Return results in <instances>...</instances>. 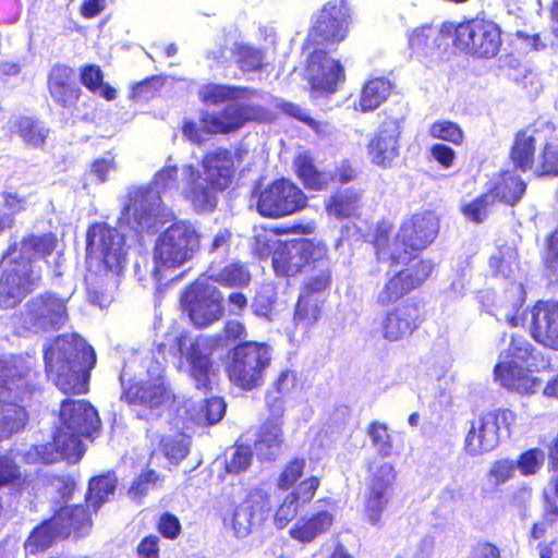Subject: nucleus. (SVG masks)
Instances as JSON below:
<instances>
[{
    "instance_id": "13d9d810",
    "label": "nucleus",
    "mask_w": 558,
    "mask_h": 558,
    "mask_svg": "<svg viewBox=\"0 0 558 558\" xmlns=\"http://www.w3.org/2000/svg\"><path fill=\"white\" fill-rule=\"evenodd\" d=\"M276 299L275 289L267 284L260 288L252 303L253 313L267 320L271 319Z\"/></svg>"
},
{
    "instance_id": "4d7b16f0",
    "label": "nucleus",
    "mask_w": 558,
    "mask_h": 558,
    "mask_svg": "<svg viewBox=\"0 0 558 558\" xmlns=\"http://www.w3.org/2000/svg\"><path fill=\"white\" fill-rule=\"evenodd\" d=\"M428 134L434 138L454 145H460L463 142V131L461 128L457 123L447 120L436 121L430 124Z\"/></svg>"
},
{
    "instance_id": "4c0bfd02",
    "label": "nucleus",
    "mask_w": 558,
    "mask_h": 558,
    "mask_svg": "<svg viewBox=\"0 0 558 558\" xmlns=\"http://www.w3.org/2000/svg\"><path fill=\"white\" fill-rule=\"evenodd\" d=\"M230 133L223 113H205L201 125L194 122H185L183 125L184 136L195 144H202L207 134Z\"/></svg>"
},
{
    "instance_id": "6e6552de",
    "label": "nucleus",
    "mask_w": 558,
    "mask_h": 558,
    "mask_svg": "<svg viewBox=\"0 0 558 558\" xmlns=\"http://www.w3.org/2000/svg\"><path fill=\"white\" fill-rule=\"evenodd\" d=\"M439 230L437 216L432 211L417 213L405 219L390 245L385 234L376 236L375 248L381 260L391 259L403 264L410 260V252L426 248L436 238Z\"/></svg>"
},
{
    "instance_id": "393cba45",
    "label": "nucleus",
    "mask_w": 558,
    "mask_h": 558,
    "mask_svg": "<svg viewBox=\"0 0 558 558\" xmlns=\"http://www.w3.org/2000/svg\"><path fill=\"white\" fill-rule=\"evenodd\" d=\"M530 333L544 347L558 350V303L537 302L531 310Z\"/></svg>"
},
{
    "instance_id": "e433bc0d",
    "label": "nucleus",
    "mask_w": 558,
    "mask_h": 558,
    "mask_svg": "<svg viewBox=\"0 0 558 558\" xmlns=\"http://www.w3.org/2000/svg\"><path fill=\"white\" fill-rule=\"evenodd\" d=\"M222 113L230 132L241 129L247 122L267 121L271 118L269 111L254 105L232 104L227 106Z\"/></svg>"
},
{
    "instance_id": "ddd939ff",
    "label": "nucleus",
    "mask_w": 558,
    "mask_h": 558,
    "mask_svg": "<svg viewBox=\"0 0 558 558\" xmlns=\"http://www.w3.org/2000/svg\"><path fill=\"white\" fill-rule=\"evenodd\" d=\"M68 300L44 292L26 302L21 313V326L32 332L58 330L69 320Z\"/></svg>"
},
{
    "instance_id": "bb28decb",
    "label": "nucleus",
    "mask_w": 558,
    "mask_h": 558,
    "mask_svg": "<svg viewBox=\"0 0 558 558\" xmlns=\"http://www.w3.org/2000/svg\"><path fill=\"white\" fill-rule=\"evenodd\" d=\"M178 416L182 418L181 429H189L190 423L215 424L219 422L226 411V404L220 398L208 399L205 403L196 407L191 399L184 400L182 405L175 409Z\"/></svg>"
},
{
    "instance_id": "09e8293b",
    "label": "nucleus",
    "mask_w": 558,
    "mask_h": 558,
    "mask_svg": "<svg viewBox=\"0 0 558 558\" xmlns=\"http://www.w3.org/2000/svg\"><path fill=\"white\" fill-rule=\"evenodd\" d=\"M174 420L178 432L173 435L163 436L160 440V449L171 462L178 463L184 459L189 452V438L184 433L185 429L178 427V424L182 426V418L177 415Z\"/></svg>"
},
{
    "instance_id": "7c9ffc66",
    "label": "nucleus",
    "mask_w": 558,
    "mask_h": 558,
    "mask_svg": "<svg viewBox=\"0 0 558 558\" xmlns=\"http://www.w3.org/2000/svg\"><path fill=\"white\" fill-rule=\"evenodd\" d=\"M52 524L58 525L57 534L59 535L84 536L92 529V519L83 506H65L54 514Z\"/></svg>"
},
{
    "instance_id": "0eeeda50",
    "label": "nucleus",
    "mask_w": 558,
    "mask_h": 558,
    "mask_svg": "<svg viewBox=\"0 0 558 558\" xmlns=\"http://www.w3.org/2000/svg\"><path fill=\"white\" fill-rule=\"evenodd\" d=\"M99 424L98 413L90 403L84 400H64L53 437L54 448L69 462H77L85 451L83 438L90 437Z\"/></svg>"
},
{
    "instance_id": "2f4dec72",
    "label": "nucleus",
    "mask_w": 558,
    "mask_h": 558,
    "mask_svg": "<svg viewBox=\"0 0 558 558\" xmlns=\"http://www.w3.org/2000/svg\"><path fill=\"white\" fill-rule=\"evenodd\" d=\"M539 148L534 171L539 175H558V128L550 122H545V138Z\"/></svg>"
},
{
    "instance_id": "2eb2a0df",
    "label": "nucleus",
    "mask_w": 558,
    "mask_h": 558,
    "mask_svg": "<svg viewBox=\"0 0 558 558\" xmlns=\"http://www.w3.org/2000/svg\"><path fill=\"white\" fill-rule=\"evenodd\" d=\"M271 501L269 495L260 488L252 489L230 514H226L223 523L238 538H244L259 531L269 519Z\"/></svg>"
},
{
    "instance_id": "69168bd1",
    "label": "nucleus",
    "mask_w": 558,
    "mask_h": 558,
    "mask_svg": "<svg viewBox=\"0 0 558 558\" xmlns=\"http://www.w3.org/2000/svg\"><path fill=\"white\" fill-rule=\"evenodd\" d=\"M544 460V451L539 448H533L522 453L515 464L517 469H519L523 475H531L535 474L541 469Z\"/></svg>"
},
{
    "instance_id": "c756f323",
    "label": "nucleus",
    "mask_w": 558,
    "mask_h": 558,
    "mask_svg": "<svg viewBox=\"0 0 558 558\" xmlns=\"http://www.w3.org/2000/svg\"><path fill=\"white\" fill-rule=\"evenodd\" d=\"M525 302V292L521 283H511L504 295L497 298L493 314L499 320L507 322L512 327L520 326L524 318L521 308Z\"/></svg>"
},
{
    "instance_id": "4be33fe9",
    "label": "nucleus",
    "mask_w": 558,
    "mask_h": 558,
    "mask_svg": "<svg viewBox=\"0 0 558 558\" xmlns=\"http://www.w3.org/2000/svg\"><path fill=\"white\" fill-rule=\"evenodd\" d=\"M307 75L313 93L333 94L339 83L344 81V69L339 60L322 49L314 50L308 58Z\"/></svg>"
},
{
    "instance_id": "5fc2aeb1",
    "label": "nucleus",
    "mask_w": 558,
    "mask_h": 558,
    "mask_svg": "<svg viewBox=\"0 0 558 558\" xmlns=\"http://www.w3.org/2000/svg\"><path fill=\"white\" fill-rule=\"evenodd\" d=\"M81 81L90 92L107 100L116 98V89L102 82V72L97 65H87L82 70Z\"/></svg>"
},
{
    "instance_id": "864d4df0",
    "label": "nucleus",
    "mask_w": 558,
    "mask_h": 558,
    "mask_svg": "<svg viewBox=\"0 0 558 558\" xmlns=\"http://www.w3.org/2000/svg\"><path fill=\"white\" fill-rule=\"evenodd\" d=\"M437 35L429 26L416 28L409 37V47L418 57H428L434 51Z\"/></svg>"
},
{
    "instance_id": "7ed1b4c3",
    "label": "nucleus",
    "mask_w": 558,
    "mask_h": 558,
    "mask_svg": "<svg viewBox=\"0 0 558 558\" xmlns=\"http://www.w3.org/2000/svg\"><path fill=\"white\" fill-rule=\"evenodd\" d=\"M46 371L56 386L64 393L87 391L88 372L96 363V355L80 336H59L45 352Z\"/></svg>"
},
{
    "instance_id": "6e6d98bb",
    "label": "nucleus",
    "mask_w": 558,
    "mask_h": 558,
    "mask_svg": "<svg viewBox=\"0 0 558 558\" xmlns=\"http://www.w3.org/2000/svg\"><path fill=\"white\" fill-rule=\"evenodd\" d=\"M367 434L380 457L379 459L387 458L392 453V437L386 424L373 422L367 429Z\"/></svg>"
},
{
    "instance_id": "3c124183",
    "label": "nucleus",
    "mask_w": 558,
    "mask_h": 558,
    "mask_svg": "<svg viewBox=\"0 0 558 558\" xmlns=\"http://www.w3.org/2000/svg\"><path fill=\"white\" fill-rule=\"evenodd\" d=\"M116 482V478L110 474L93 478L89 483L87 504L97 510L107 500L108 496L113 494Z\"/></svg>"
},
{
    "instance_id": "37998d69",
    "label": "nucleus",
    "mask_w": 558,
    "mask_h": 558,
    "mask_svg": "<svg viewBox=\"0 0 558 558\" xmlns=\"http://www.w3.org/2000/svg\"><path fill=\"white\" fill-rule=\"evenodd\" d=\"M391 84L385 78H374L365 83L356 109L368 112L377 109L388 97Z\"/></svg>"
},
{
    "instance_id": "603ef678",
    "label": "nucleus",
    "mask_w": 558,
    "mask_h": 558,
    "mask_svg": "<svg viewBox=\"0 0 558 558\" xmlns=\"http://www.w3.org/2000/svg\"><path fill=\"white\" fill-rule=\"evenodd\" d=\"M235 63L243 72L259 71L264 65L265 53L262 49L247 45L234 46Z\"/></svg>"
},
{
    "instance_id": "79ce46f5",
    "label": "nucleus",
    "mask_w": 558,
    "mask_h": 558,
    "mask_svg": "<svg viewBox=\"0 0 558 558\" xmlns=\"http://www.w3.org/2000/svg\"><path fill=\"white\" fill-rule=\"evenodd\" d=\"M257 92L239 86H230V85H218V84H208L203 86L199 89L201 98L210 104H219L227 100H243L250 99Z\"/></svg>"
},
{
    "instance_id": "0e129e2a",
    "label": "nucleus",
    "mask_w": 558,
    "mask_h": 558,
    "mask_svg": "<svg viewBox=\"0 0 558 558\" xmlns=\"http://www.w3.org/2000/svg\"><path fill=\"white\" fill-rule=\"evenodd\" d=\"M250 272L242 264L226 266L218 276V281L227 286L242 287L248 283Z\"/></svg>"
},
{
    "instance_id": "20e7f679",
    "label": "nucleus",
    "mask_w": 558,
    "mask_h": 558,
    "mask_svg": "<svg viewBox=\"0 0 558 558\" xmlns=\"http://www.w3.org/2000/svg\"><path fill=\"white\" fill-rule=\"evenodd\" d=\"M143 372L128 388L123 387L121 399L133 408L142 420L160 417L162 411L175 396L163 376V362L155 354H147L141 362Z\"/></svg>"
},
{
    "instance_id": "8fccbe9b",
    "label": "nucleus",
    "mask_w": 558,
    "mask_h": 558,
    "mask_svg": "<svg viewBox=\"0 0 558 558\" xmlns=\"http://www.w3.org/2000/svg\"><path fill=\"white\" fill-rule=\"evenodd\" d=\"M58 525L52 524V519L36 527L25 542V549L29 554L47 548L56 537H63L57 534Z\"/></svg>"
},
{
    "instance_id": "423d86ee",
    "label": "nucleus",
    "mask_w": 558,
    "mask_h": 558,
    "mask_svg": "<svg viewBox=\"0 0 558 558\" xmlns=\"http://www.w3.org/2000/svg\"><path fill=\"white\" fill-rule=\"evenodd\" d=\"M31 372L15 360H0V440L20 430L26 412L20 404L33 393Z\"/></svg>"
},
{
    "instance_id": "bf43d9fd",
    "label": "nucleus",
    "mask_w": 558,
    "mask_h": 558,
    "mask_svg": "<svg viewBox=\"0 0 558 558\" xmlns=\"http://www.w3.org/2000/svg\"><path fill=\"white\" fill-rule=\"evenodd\" d=\"M490 267L504 277H510L517 269V253L512 247L500 250L489 258Z\"/></svg>"
},
{
    "instance_id": "412c9836",
    "label": "nucleus",
    "mask_w": 558,
    "mask_h": 558,
    "mask_svg": "<svg viewBox=\"0 0 558 558\" xmlns=\"http://www.w3.org/2000/svg\"><path fill=\"white\" fill-rule=\"evenodd\" d=\"M348 8L343 0L326 3L310 32V39L316 45L342 41L348 31Z\"/></svg>"
},
{
    "instance_id": "473e14b6",
    "label": "nucleus",
    "mask_w": 558,
    "mask_h": 558,
    "mask_svg": "<svg viewBox=\"0 0 558 558\" xmlns=\"http://www.w3.org/2000/svg\"><path fill=\"white\" fill-rule=\"evenodd\" d=\"M335 517L329 511H318L308 519H300L289 531L290 536L303 544L312 543L320 534L329 531Z\"/></svg>"
},
{
    "instance_id": "39448f33",
    "label": "nucleus",
    "mask_w": 558,
    "mask_h": 558,
    "mask_svg": "<svg viewBox=\"0 0 558 558\" xmlns=\"http://www.w3.org/2000/svg\"><path fill=\"white\" fill-rule=\"evenodd\" d=\"M178 169L166 166L155 174L147 186L134 189L129 193V204L124 207L123 219L136 231H151L168 216L161 201V194L175 186Z\"/></svg>"
},
{
    "instance_id": "de8ad7c7",
    "label": "nucleus",
    "mask_w": 558,
    "mask_h": 558,
    "mask_svg": "<svg viewBox=\"0 0 558 558\" xmlns=\"http://www.w3.org/2000/svg\"><path fill=\"white\" fill-rule=\"evenodd\" d=\"M525 183L514 172L507 171L500 175L499 181L494 185L490 192L494 198L514 205L525 192Z\"/></svg>"
},
{
    "instance_id": "a19ab883",
    "label": "nucleus",
    "mask_w": 558,
    "mask_h": 558,
    "mask_svg": "<svg viewBox=\"0 0 558 558\" xmlns=\"http://www.w3.org/2000/svg\"><path fill=\"white\" fill-rule=\"evenodd\" d=\"M413 275L410 270H401L391 277L377 294V303L386 306L397 302L413 289Z\"/></svg>"
},
{
    "instance_id": "c9c22d12",
    "label": "nucleus",
    "mask_w": 558,
    "mask_h": 558,
    "mask_svg": "<svg viewBox=\"0 0 558 558\" xmlns=\"http://www.w3.org/2000/svg\"><path fill=\"white\" fill-rule=\"evenodd\" d=\"M281 426V422L272 420H268L260 426L254 444L258 458L263 460H271L277 456L282 444Z\"/></svg>"
},
{
    "instance_id": "ea45409f",
    "label": "nucleus",
    "mask_w": 558,
    "mask_h": 558,
    "mask_svg": "<svg viewBox=\"0 0 558 558\" xmlns=\"http://www.w3.org/2000/svg\"><path fill=\"white\" fill-rule=\"evenodd\" d=\"M295 171L305 187L319 191L326 189L331 181V173L318 171L313 159L305 155H299L294 160Z\"/></svg>"
},
{
    "instance_id": "dca6fc26",
    "label": "nucleus",
    "mask_w": 558,
    "mask_h": 558,
    "mask_svg": "<svg viewBox=\"0 0 558 558\" xmlns=\"http://www.w3.org/2000/svg\"><path fill=\"white\" fill-rule=\"evenodd\" d=\"M454 45L461 51L478 58H492L499 51L501 32L493 22L471 20L456 27Z\"/></svg>"
},
{
    "instance_id": "f8f14e48",
    "label": "nucleus",
    "mask_w": 558,
    "mask_h": 558,
    "mask_svg": "<svg viewBox=\"0 0 558 558\" xmlns=\"http://www.w3.org/2000/svg\"><path fill=\"white\" fill-rule=\"evenodd\" d=\"M515 418V413L509 409H498L474 418L465 437V451L471 456L492 451L504 435L510 436Z\"/></svg>"
},
{
    "instance_id": "f3484780",
    "label": "nucleus",
    "mask_w": 558,
    "mask_h": 558,
    "mask_svg": "<svg viewBox=\"0 0 558 558\" xmlns=\"http://www.w3.org/2000/svg\"><path fill=\"white\" fill-rule=\"evenodd\" d=\"M306 199L302 190L290 180H276L260 192L257 210L265 217L279 218L304 208Z\"/></svg>"
},
{
    "instance_id": "338daca9",
    "label": "nucleus",
    "mask_w": 558,
    "mask_h": 558,
    "mask_svg": "<svg viewBox=\"0 0 558 558\" xmlns=\"http://www.w3.org/2000/svg\"><path fill=\"white\" fill-rule=\"evenodd\" d=\"M252 461V451L248 446H236L231 449L227 458L226 468L229 473H239L248 468Z\"/></svg>"
},
{
    "instance_id": "c03bdc74",
    "label": "nucleus",
    "mask_w": 558,
    "mask_h": 558,
    "mask_svg": "<svg viewBox=\"0 0 558 558\" xmlns=\"http://www.w3.org/2000/svg\"><path fill=\"white\" fill-rule=\"evenodd\" d=\"M323 305L324 298L301 293L294 310V324L304 329L315 325L320 318Z\"/></svg>"
},
{
    "instance_id": "680f3d73",
    "label": "nucleus",
    "mask_w": 558,
    "mask_h": 558,
    "mask_svg": "<svg viewBox=\"0 0 558 558\" xmlns=\"http://www.w3.org/2000/svg\"><path fill=\"white\" fill-rule=\"evenodd\" d=\"M23 458L27 463L43 462L50 464L57 462L60 459H64V454L59 452L52 442L29 448V450L23 454Z\"/></svg>"
},
{
    "instance_id": "9d476101",
    "label": "nucleus",
    "mask_w": 558,
    "mask_h": 558,
    "mask_svg": "<svg viewBox=\"0 0 558 558\" xmlns=\"http://www.w3.org/2000/svg\"><path fill=\"white\" fill-rule=\"evenodd\" d=\"M270 360V349L266 343L247 341L239 344L232 351L229 378L241 389L257 388L264 383V373Z\"/></svg>"
},
{
    "instance_id": "f704fd0d",
    "label": "nucleus",
    "mask_w": 558,
    "mask_h": 558,
    "mask_svg": "<svg viewBox=\"0 0 558 558\" xmlns=\"http://www.w3.org/2000/svg\"><path fill=\"white\" fill-rule=\"evenodd\" d=\"M201 173L213 183L220 178V174L226 175L227 189L234 175V162L231 153L226 149H218L207 154L203 159Z\"/></svg>"
},
{
    "instance_id": "4468645a",
    "label": "nucleus",
    "mask_w": 558,
    "mask_h": 558,
    "mask_svg": "<svg viewBox=\"0 0 558 558\" xmlns=\"http://www.w3.org/2000/svg\"><path fill=\"white\" fill-rule=\"evenodd\" d=\"M182 306L197 328H205L223 315L222 296L208 277L197 279L186 290Z\"/></svg>"
},
{
    "instance_id": "cd10ccee",
    "label": "nucleus",
    "mask_w": 558,
    "mask_h": 558,
    "mask_svg": "<svg viewBox=\"0 0 558 558\" xmlns=\"http://www.w3.org/2000/svg\"><path fill=\"white\" fill-rule=\"evenodd\" d=\"M545 138V123L527 128L517 133L511 147V159L522 170L532 169L535 162V150Z\"/></svg>"
},
{
    "instance_id": "c85d7f7f",
    "label": "nucleus",
    "mask_w": 558,
    "mask_h": 558,
    "mask_svg": "<svg viewBox=\"0 0 558 558\" xmlns=\"http://www.w3.org/2000/svg\"><path fill=\"white\" fill-rule=\"evenodd\" d=\"M51 98L62 107H72L80 97V88L73 80V70L66 65H54L48 76Z\"/></svg>"
},
{
    "instance_id": "6ab92c4d",
    "label": "nucleus",
    "mask_w": 558,
    "mask_h": 558,
    "mask_svg": "<svg viewBox=\"0 0 558 558\" xmlns=\"http://www.w3.org/2000/svg\"><path fill=\"white\" fill-rule=\"evenodd\" d=\"M185 359L189 364L190 375L198 389H207L211 383L213 366L210 355L213 352L211 341L205 337L192 338L189 335L175 337L172 347Z\"/></svg>"
},
{
    "instance_id": "774afa93",
    "label": "nucleus",
    "mask_w": 558,
    "mask_h": 558,
    "mask_svg": "<svg viewBox=\"0 0 558 558\" xmlns=\"http://www.w3.org/2000/svg\"><path fill=\"white\" fill-rule=\"evenodd\" d=\"M282 244L278 241L277 234L267 229H255L254 234V250L259 256H267L276 250V247Z\"/></svg>"
},
{
    "instance_id": "5701e85b",
    "label": "nucleus",
    "mask_w": 558,
    "mask_h": 558,
    "mask_svg": "<svg viewBox=\"0 0 558 558\" xmlns=\"http://www.w3.org/2000/svg\"><path fill=\"white\" fill-rule=\"evenodd\" d=\"M538 371L537 367L499 360L494 368V376L495 380L508 390L520 395H532L542 385V380L534 375Z\"/></svg>"
},
{
    "instance_id": "1a4fd4ad",
    "label": "nucleus",
    "mask_w": 558,
    "mask_h": 558,
    "mask_svg": "<svg viewBox=\"0 0 558 558\" xmlns=\"http://www.w3.org/2000/svg\"><path fill=\"white\" fill-rule=\"evenodd\" d=\"M201 247V234L190 222L171 225L158 235L154 247V269L156 281L162 279L168 269H175L191 260Z\"/></svg>"
},
{
    "instance_id": "052dcab7",
    "label": "nucleus",
    "mask_w": 558,
    "mask_h": 558,
    "mask_svg": "<svg viewBox=\"0 0 558 558\" xmlns=\"http://www.w3.org/2000/svg\"><path fill=\"white\" fill-rule=\"evenodd\" d=\"M517 470L515 461L501 459L495 461L487 474L488 482L494 486H500L513 477Z\"/></svg>"
},
{
    "instance_id": "9b49d317",
    "label": "nucleus",
    "mask_w": 558,
    "mask_h": 558,
    "mask_svg": "<svg viewBox=\"0 0 558 558\" xmlns=\"http://www.w3.org/2000/svg\"><path fill=\"white\" fill-rule=\"evenodd\" d=\"M366 471L364 512L372 525H378L389 502L398 471L392 462L379 458L368 460Z\"/></svg>"
},
{
    "instance_id": "a878e982",
    "label": "nucleus",
    "mask_w": 558,
    "mask_h": 558,
    "mask_svg": "<svg viewBox=\"0 0 558 558\" xmlns=\"http://www.w3.org/2000/svg\"><path fill=\"white\" fill-rule=\"evenodd\" d=\"M417 308L404 304L388 312L380 323V333L389 341L410 336L418 326Z\"/></svg>"
},
{
    "instance_id": "72a5a7b5",
    "label": "nucleus",
    "mask_w": 558,
    "mask_h": 558,
    "mask_svg": "<svg viewBox=\"0 0 558 558\" xmlns=\"http://www.w3.org/2000/svg\"><path fill=\"white\" fill-rule=\"evenodd\" d=\"M331 281L330 260L327 254V247L323 248L322 257L314 259L310 266V275L305 280L302 294L319 295L328 289Z\"/></svg>"
},
{
    "instance_id": "a211bd4d",
    "label": "nucleus",
    "mask_w": 558,
    "mask_h": 558,
    "mask_svg": "<svg viewBox=\"0 0 558 558\" xmlns=\"http://www.w3.org/2000/svg\"><path fill=\"white\" fill-rule=\"evenodd\" d=\"M325 246L322 242L308 239L279 244L272 254L274 270L279 276H294L310 267L314 259H319Z\"/></svg>"
},
{
    "instance_id": "e2e57ef3",
    "label": "nucleus",
    "mask_w": 558,
    "mask_h": 558,
    "mask_svg": "<svg viewBox=\"0 0 558 558\" xmlns=\"http://www.w3.org/2000/svg\"><path fill=\"white\" fill-rule=\"evenodd\" d=\"M494 195L492 193H486L481 197H477L470 204L465 205L462 208V211L466 218L472 221L481 222L483 221L489 211L490 206L494 204Z\"/></svg>"
},
{
    "instance_id": "f03ea898",
    "label": "nucleus",
    "mask_w": 558,
    "mask_h": 558,
    "mask_svg": "<svg viewBox=\"0 0 558 558\" xmlns=\"http://www.w3.org/2000/svg\"><path fill=\"white\" fill-rule=\"evenodd\" d=\"M86 251L88 259L97 260V269H89L85 277L88 295L93 303L102 305L126 264L124 235L105 223L93 225L87 232Z\"/></svg>"
},
{
    "instance_id": "58836bf2",
    "label": "nucleus",
    "mask_w": 558,
    "mask_h": 558,
    "mask_svg": "<svg viewBox=\"0 0 558 558\" xmlns=\"http://www.w3.org/2000/svg\"><path fill=\"white\" fill-rule=\"evenodd\" d=\"M499 360H507V362H515L537 368L544 362L541 352L523 336L517 335L511 337L508 350L500 354Z\"/></svg>"
},
{
    "instance_id": "49530a36",
    "label": "nucleus",
    "mask_w": 558,
    "mask_h": 558,
    "mask_svg": "<svg viewBox=\"0 0 558 558\" xmlns=\"http://www.w3.org/2000/svg\"><path fill=\"white\" fill-rule=\"evenodd\" d=\"M12 130L25 144L36 148L45 144L49 134V130L43 122L27 117L16 119L13 122Z\"/></svg>"
},
{
    "instance_id": "a18cd8bd",
    "label": "nucleus",
    "mask_w": 558,
    "mask_h": 558,
    "mask_svg": "<svg viewBox=\"0 0 558 558\" xmlns=\"http://www.w3.org/2000/svg\"><path fill=\"white\" fill-rule=\"evenodd\" d=\"M361 206V194L354 190H343L331 196L326 203V210L338 219L354 216Z\"/></svg>"
},
{
    "instance_id": "f257e3e1",
    "label": "nucleus",
    "mask_w": 558,
    "mask_h": 558,
    "mask_svg": "<svg viewBox=\"0 0 558 558\" xmlns=\"http://www.w3.org/2000/svg\"><path fill=\"white\" fill-rule=\"evenodd\" d=\"M56 246L51 234L28 235L12 244L2 258L0 276V307L11 308L29 292L39 287L41 267L39 259L50 255Z\"/></svg>"
},
{
    "instance_id": "aec40b11",
    "label": "nucleus",
    "mask_w": 558,
    "mask_h": 558,
    "mask_svg": "<svg viewBox=\"0 0 558 558\" xmlns=\"http://www.w3.org/2000/svg\"><path fill=\"white\" fill-rule=\"evenodd\" d=\"M182 175V194L185 201L198 213L213 210L217 205L218 193L226 190V175L220 174L213 183L191 165L183 167Z\"/></svg>"
},
{
    "instance_id": "b1692460",
    "label": "nucleus",
    "mask_w": 558,
    "mask_h": 558,
    "mask_svg": "<svg viewBox=\"0 0 558 558\" xmlns=\"http://www.w3.org/2000/svg\"><path fill=\"white\" fill-rule=\"evenodd\" d=\"M401 134L400 121L386 119L368 144V155L373 163L388 168L399 155L398 141Z\"/></svg>"
}]
</instances>
